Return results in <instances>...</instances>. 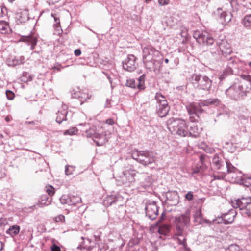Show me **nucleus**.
I'll return each mask as SVG.
<instances>
[{
    "label": "nucleus",
    "instance_id": "4d7b16f0",
    "mask_svg": "<svg viewBox=\"0 0 251 251\" xmlns=\"http://www.w3.org/2000/svg\"><path fill=\"white\" fill-rule=\"evenodd\" d=\"M213 177H214V180H215V179L220 180V179H221L223 178L222 176H220L219 175H214Z\"/></svg>",
    "mask_w": 251,
    "mask_h": 251
},
{
    "label": "nucleus",
    "instance_id": "473e14b6",
    "mask_svg": "<svg viewBox=\"0 0 251 251\" xmlns=\"http://www.w3.org/2000/svg\"><path fill=\"white\" fill-rule=\"evenodd\" d=\"M240 184H242L246 187L251 186V177L244 175Z\"/></svg>",
    "mask_w": 251,
    "mask_h": 251
},
{
    "label": "nucleus",
    "instance_id": "72a5a7b5",
    "mask_svg": "<svg viewBox=\"0 0 251 251\" xmlns=\"http://www.w3.org/2000/svg\"><path fill=\"white\" fill-rule=\"evenodd\" d=\"M25 61V57L23 56L18 58H15L12 60V63L9 64V65L16 66L23 64Z\"/></svg>",
    "mask_w": 251,
    "mask_h": 251
},
{
    "label": "nucleus",
    "instance_id": "f8f14e48",
    "mask_svg": "<svg viewBox=\"0 0 251 251\" xmlns=\"http://www.w3.org/2000/svg\"><path fill=\"white\" fill-rule=\"evenodd\" d=\"M241 61L236 57H232L228 60L226 67L224 70L222 74L219 76L221 80L224 79L226 77L233 74V69L238 68Z\"/></svg>",
    "mask_w": 251,
    "mask_h": 251
},
{
    "label": "nucleus",
    "instance_id": "bf43d9fd",
    "mask_svg": "<svg viewBox=\"0 0 251 251\" xmlns=\"http://www.w3.org/2000/svg\"><path fill=\"white\" fill-rule=\"evenodd\" d=\"M5 120L7 121V122H9L10 120H11V118L9 116H6L5 118Z\"/></svg>",
    "mask_w": 251,
    "mask_h": 251
},
{
    "label": "nucleus",
    "instance_id": "4be33fe9",
    "mask_svg": "<svg viewBox=\"0 0 251 251\" xmlns=\"http://www.w3.org/2000/svg\"><path fill=\"white\" fill-rule=\"evenodd\" d=\"M72 97L79 99L80 105H82L87 99L90 98L87 94L81 93L80 91L76 92L72 94Z\"/></svg>",
    "mask_w": 251,
    "mask_h": 251
},
{
    "label": "nucleus",
    "instance_id": "c756f323",
    "mask_svg": "<svg viewBox=\"0 0 251 251\" xmlns=\"http://www.w3.org/2000/svg\"><path fill=\"white\" fill-rule=\"evenodd\" d=\"M243 24L245 27L251 29V14L244 17L243 19Z\"/></svg>",
    "mask_w": 251,
    "mask_h": 251
},
{
    "label": "nucleus",
    "instance_id": "774afa93",
    "mask_svg": "<svg viewBox=\"0 0 251 251\" xmlns=\"http://www.w3.org/2000/svg\"><path fill=\"white\" fill-rule=\"evenodd\" d=\"M173 195H174V196H175V197H177V194H176V193H174L173 194Z\"/></svg>",
    "mask_w": 251,
    "mask_h": 251
},
{
    "label": "nucleus",
    "instance_id": "680f3d73",
    "mask_svg": "<svg viewBox=\"0 0 251 251\" xmlns=\"http://www.w3.org/2000/svg\"><path fill=\"white\" fill-rule=\"evenodd\" d=\"M2 249H3L2 243L0 242V251L2 250Z\"/></svg>",
    "mask_w": 251,
    "mask_h": 251
},
{
    "label": "nucleus",
    "instance_id": "c85d7f7f",
    "mask_svg": "<svg viewBox=\"0 0 251 251\" xmlns=\"http://www.w3.org/2000/svg\"><path fill=\"white\" fill-rule=\"evenodd\" d=\"M96 127L95 126L91 127L88 130L86 131V136L88 138H91L93 140L94 139L95 134H97Z\"/></svg>",
    "mask_w": 251,
    "mask_h": 251
},
{
    "label": "nucleus",
    "instance_id": "aec40b11",
    "mask_svg": "<svg viewBox=\"0 0 251 251\" xmlns=\"http://www.w3.org/2000/svg\"><path fill=\"white\" fill-rule=\"evenodd\" d=\"M19 41L24 42L28 45H30V49L31 50H33L37 44V40L36 37L32 35L23 36L20 37Z\"/></svg>",
    "mask_w": 251,
    "mask_h": 251
},
{
    "label": "nucleus",
    "instance_id": "0eeeda50",
    "mask_svg": "<svg viewBox=\"0 0 251 251\" xmlns=\"http://www.w3.org/2000/svg\"><path fill=\"white\" fill-rule=\"evenodd\" d=\"M193 86L199 89L208 91L211 88L212 81L206 75L194 74L190 78Z\"/></svg>",
    "mask_w": 251,
    "mask_h": 251
},
{
    "label": "nucleus",
    "instance_id": "603ef678",
    "mask_svg": "<svg viewBox=\"0 0 251 251\" xmlns=\"http://www.w3.org/2000/svg\"><path fill=\"white\" fill-rule=\"evenodd\" d=\"M74 53L75 55L78 56L81 54V51L80 49H76L74 51Z\"/></svg>",
    "mask_w": 251,
    "mask_h": 251
},
{
    "label": "nucleus",
    "instance_id": "9b49d317",
    "mask_svg": "<svg viewBox=\"0 0 251 251\" xmlns=\"http://www.w3.org/2000/svg\"><path fill=\"white\" fill-rule=\"evenodd\" d=\"M225 163L228 177L231 178V181L232 182L240 184L244 176L241 171L233 166L229 160H226Z\"/></svg>",
    "mask_w": 251,
    "mask_h": 251
},
{
    "label": "nucleus",
    "instance_id": "8fccbe9b",
    "mask_svg": "<svg viewBox=\"0 0 251 251\" xmlns=\"http://www.w3.org/2000/svg\"><path fill=\"white\" fill-rule=\"evenodd\" d=\"M243 210H244V211L243 212L242 214L245 216H247L248 217H250L251 216V212L248 209H246V208L244 209Z\"/></svg>",
    "mask_w": 251,
    "mask_h": 251
},
{
    "label": "nucleus",
    "instance_id": "4c0bfd02",
    "mask_svg": "<svg viewBox=\"0 0 251 251\" xmlns=\"http://www.w3.org/2000/svg\"><path fill=\"white\" fill-rule=\"evenodd\" d=\"M75 170V167L71 165H66L65 167V174L66 175H71L74 174Z\"/></svg>",
    "mask_w": 251,
    "mask_h": 251
},
{
    "label": "nucleus",
    "instance_id": "2eb2a0df",
    "mask_svg": "<svg viewBox=\"0 0 251 251\" xmlns=\"http://www.w3.org/2000/svg\"><path fill=\"white\" fill-rule=\"evenodd\" d=\"M217 20L223 25H227L231 20L232 15L230 12L218 8L215 12Z\"/></svg>",
    "mask_w": 251,
    "mask_h": 251
},
{
    "label": "nucleus",
    "instance_id": "412c9836",
    "mask_svg": "<svg viewBox=\"0 0 251 251\" xmlns=\"http://www.w3.org/2000/svg\"><path fill=\"white\" fill-rule=\"evenodd\" d=\"M93 141L96 143L97 146H102L107 141L106 135L104 132L101 133H97V134H95Z\"/></svg>",
    "mask_w": 251,
    "mask_h": 251
},
{
    "label": "nucleus",
    "instance_id": "a211bd4d",
    "mask_svg": "<svg viewBox=\"0 0 251 251\" xmlns=\"http://www.w3.org/2000/svg\"><path fill=\"white\" fill-rule=\"evenodd\" d=\"M194 222L198 224L202 225L203 226L210 225L212 224L211 221L208 219L203 218L201 213V207H200L196 210L194 215Z\"/></svg>",
    "mask_w": 251,
    "mask_h": 251
},
{
    "label": "nucleus",
    "instance_id": "2f4dec72",
    "mask_svg": "<svg viewBox=\"0 0 251 251\" xmlns=\"http://www.w3.org/2000/svg\"><path fill=\"white\" fill-rule=\"evenodd\" d=\"M9 25L7 23L4 21H0V33L5 34L8 32Z\"/></svg>",
    "mask_w": 251,
    "mask_h": 251
},
{
    "label": "nucleus",
    "instance_id": "5fc2aeb1",
    "mask_svg": "<svg viewBox=\"0 0 251 251\" xmlns=\"http://www.w3.org/2000/svg\"><path fill=\"white\" fill-rule=\"evenodd\" d=\"M5 175L4 171L0 168V178L3 177Z\"/></svg>",
    "mask_w": 251,
    "mask_h": 251
},
{
    "label": "nucleus",
    "instance_id": "20e7f679",
    "mask_svg": "<svg viewBox=\"0 0 251 251\" xmlns=\"http://www.w3.org/2000/svg\"><path fill=\"white\" fill-rule=\"evenodd\" d=\"M251 85L248 81H241L234 83L225 91V94L230 99L234 101L244 100L250 93Z\"/></svg>",
    "mask_w": 251,
    "mask_h": 251
},
{
    "label": "nucleus",
    "instance_id": "bb28decb",
    "mask_svg": "<svg viewBox=\"0 0 251 251\" xmlns=\"http://www.w3.org/2000/svg\"><path fill=\"white\" fill-rule=\"evenodd\" d=\"M151 176L146 175L144 181L141 182V186L145 189L149 188L151 186Z\"/></svg>",
    "mask_w": 251,
    "mask_h": 251
},
{
    "label": "nucleus",
    "instance_id": "a878e982",
    "mask_svg": "<svg viewBox=\"0 0 251 251\" xmlns=\"http://www.w3.org/2000/svg\"><path fill=\"white\" fill-rule=\"evenodd\" d=\"M117 201V197L114 195H111L106 197L104 201L103 204L105 206H109L114 203Z\"/></svg>",
    "mask_w": 251,
    "mask_h": 251
},
{
    "label": "nucleus",
    "instance_id": "58836bf2",
    "mask_svg": "<svg viewBox=\"0 0 251 251\" xmlns=\"http://www.w3.org/2000/svg\"><path fill=\"white\" fill-rule=\"evenodd\" d=\"M78 130L77 129L76 127H73L72 128H70L64 132L65 135H73L76 134Z\"/></svg>",
    "mask_w": 251,
    "mask_h": 251
},
{
    "label": "nucleus",
    "instance_id": "37998d69",
    "mask_svg": "<svg viewBox=\"0 0 251 251\" xmlns=\"http://www.w3.org/2000/svg\"><path fill=\"white\" fill-rule=\"evenodd\" d=\"M6 95L7 99L9 100H12L14 98V94L11 91L7 90L6 91Z\"/></svg>",
    "mask_w": 251,
    "mask_h": 251
},
{
    "label": "nucleus",
    "instance_id": "39448f33",
    "mask_svg": "<svg viewBox=\"0 0 251 251\" xmlns=\"http://www.w3.org/2000/svg\"><path fill=\"white\" fill-rule=\"evenodd\" d=\"M167 124L168 129L172 134L182 137L188 136V127L185 121L171 118L167 120Z\"/></svg>",
    "mask_w": 251,
    "mask_h": 251
},
{
    "label": "nucleus",
    "instance_id": "3c124183",
    "mask_svg": "<svg viewBox=\"0 0 251 251\" xmlns=\"http://www.w3.org/2000/svg\"><path fill=\"white\" fill-rule=\"evenodd\" d=\"M105 123L110 125H112L114 124V121L113 119L109 118L105 121Z\"/></svg>",
    "mask_w": 251,
    "mask_h": 251
},
{
    "label": "nucleus",
    "instance_id": "9d476101",
    "mask_svg": "<svg viewBox=\"0 0 251 251\" xmlns=\"http://www.w3.org/2000/svg\"><path fill=\"white\" fill-rule=\"evenodd\" d=\"M155 99L157 102L156 113L161 117L166 116L170 107L165 97L160 93H156Z\"/></svg>",
    "mask_w": 251,
    "mask_h": 251
},
{
    "label": "nucleus",
    "instance_id": "6e6552de",
    "mask_svg": "<svg viewBox=\"0 0 251 251\" xmlns=\"http://www.w3.org/2000/svg\"><path fill=\"white\" fill-rule=\"evenodd\" d=\"M132 157L140 164L147 166L155 161L153 153L147 151L136 150L132 153Z\"/></svg>",
    "mask_w": 251,
    "mask_h": 251
},
{
    "label": "nucleus",
    "instance_id": "b1692460",
    "mask_svg": "<svg viewBox=\"0 0 251 251\" xmlns=\"http://www.w3.org/2000/svg\"><path fill=\"white\" fill-rule=\"evenodd\" d=\"M239 120L238 121V124L239 125H242V126L246 127L249 124L251 123V117H246L244 115H240L239 117Z\"/></svg>",
    "mask_w": 251,
    "mask_h": 251
},
{
    "label": "nucleus",
    "instance_id": "393cba45",
    "mask_svg": "<svg viewBox=\"0 0 251 251\" xmlns=\"http://www.w3.org/2000/svg\"><path fill=\"white\" fill-rule=\"evenodd\" d=\"M224 162L217 155H214L212 159V165L217 169H221Z\"/></svg>",
    "mask_w": 251,
    "mask_h": 251
},
{
    "label": "nucleus",
    "instance_id": "a19ab883",
    "mask_svg": "<svg viewBox=\"0 0 251 251\" xmlns=\"http://www.w3.org/2000/svg\"><path fill=\"white\" fill-rule=\"evenodd\" d=\"M227 251H239V246L236 244L231 245Z\"/></svg>",
    "mask_w": 251,
    "mask_h": 251
},
{
    "label": "nucleus",
    "instance_id": "338daca9",
    "mask_svg": "<svg viewBox=\"0 0 251 251\" xmlns=\"http://www.w3.org/2000/svg\"><path fill=\"white\" fill-rule=\"evenodd\" d=\"M248 65L251 68V61H250V62H249L248 63Z\"/></svg>",
    "mask_w": 251,
    "mask_h": 251
},
{
    "label": "nucleus",
    "instance_id": "de8ad7c7",
    "mask_svg": "<svg viewBox=\"0 0 251 251\" xmlns=\"http://www.w3.org/2000/svg\"><path fill=\"white\" fill-rule=\"evenodd\" d=\"M169 2V0H158L159 4L161 6L167 5Z\"/></svg>",
    "mask_w": 251,
    "mask_h": 251
},
{
    "label": "nucleus",
    "instance_id": "c03bdc74",
    "mask_svg": "<svg viewBox=\"0 0 251 251\" xmlns=\"http://www.w3.org/2000/svg\"><path fill=\"white\" fill-rule=\"evenodd\" d=\"M51 16L53 17L54 22H55V26L56 27L60 26L59 18L56 16V14L51 13Z\"/></svg>",
    "mask_w": 251,
    "mask_h": 251
},
{
    "label": "nucleus",
    "instance_id": "0e129e2a",
    "mask_svg": "<svg viewBox=\"0 0 251 251\" xmlns=\"http://www.w3.org/2000/svg\"><path fill=\"white\" fill-rule=\"evenodd\" d=\"M203 159V156H202V155H201V156H200V159L201 161H202V159Z\"/></svg>",
    "mask_w": 251,
    "mask_h": 251
},
{
    "label": "nucleus",
    "instance_id": "79ce46f5",
    "mask_svg": "<svg viewBox=\"0 0 251 251\" xmlns=\"http://www.w3.org/2000/svg\"><path fill=\"white\" fill-rule=\"evenodd\" d=\"M185 198L186 200L190 201L193 199L194 195L192 191H189L185 195Z\"/></svg>",
    "mask_w": 251,
    "mask_h": 251
},
{
    "label": "nucleus",
    "instance_id": "69168bd1",
    "mask_svg": "<svg viewBox=\"0 0 251 251\" xmlns=\"http://www.w3.org/2000/svg\"><path fill=\"white\" fill-rule=\"evenodd\" d=\"M52 2H57L59 0H52Z\"/></svg>",
    "mask_w": 251,
    "mask_h": 251
},
{
    "label": "nucleus",
    "instance_id": "e2e57ef3",
    "mask_svg": "<svg viewBox=\"0 0 251 251\" xmlns=\"http://www.w3.org/2000/svg\"><path fill=\"white\" fill-rule=\"evenodd\" d=\"M164 62L166 63H168L169 62V59H167V58H166L164 59Z\"/></svg>",
    "mask_w": 251,
    "mask_h": 251
},
{
    "label": "nucleus",
    "instance_id": "f03ea898",
    "mask_svg": "<svg viewBox=\"0 0 251 251\" xmlns=\"http://www.w3.org/2000/svg\"><path fill=\"white\" fill-rule=\"evenodd\" d=\"M193 36L199 44L203 46L211 48V47L216 45L218 47L217 50L219 49L222 54L225 57L232 52L230 45L227 40L224 39L215 42L212 34L206 31H195L193 33Z\"/></svg>",
    "mask_w": 251,
    "mask_h": 251
},
{
    "label": "nucleus",
    "instance_id": "f3484780",
    "mask_svg": "<svg viewBox=\"0 0 251 251\" xmlns=\"http://www.w3.org/2000/svg\"><path fill=\"white\" fill-rule=\"evenodd\" d=\"M250 204H251L250 197H243L232 201L233 207L235 208H239L240 210H243Z\"/></svg>",
    "mask_w": 251,
    "mask_h": 251
},
{
    "label": "nucleus",
    "instance_id": "f257e3e1",
    "mask_svg": "<svg viewBox=\"0 0 251 251\" xmlns=\"http://www.w3.org/2000/svg\"><path fill=\"white\" fill-rule=\"evenodd\" d=\"M220 104V100L218 99L210 98L200 101L198 104L190 103L186 105V108L189 115L190 120L192 123L189 126V128H188V136L196 137L201 131V128L199 127L198 125L194 123L198 121L200 115L203 112L201 107L209 105L217 106Z\"/></svg>",
    "mask_w": 251,
    "mask_h": 251
},
{
    "label": "nucleus",
    "instance_id": "6ab92c4d",
    "mask_svg": "<svg viewBox=\"0 0 251 251\" xmlns=\"http://www.w3.org/2000/svg\"><path fill=\"white\" fill-rule=\"evenodd\" d=\"M67 105H62L60 110L56 113V121L59 124H61L63 121L67 120L66 115L67 114Z\"/></svg>",
    "mask_w": 251,
    "mask_h": 251
},
{
    "label": "nucleus",
    "instance_id": "7c9ffc66",
    "mask_svg": "<svg viewBox=\"0 0 251 251\" xmlns=\"http://www.w3.org/2000/svg\"><path fill=\"white\" fill-rule=\"evenodd\" d=\"M169 226L163 224L159 227L158 232L160 234L166 235L169 233Z\"/></svg>",
    "mask_w": 251,
    "mask_h": 251
},
{
    "label": "nucleus",
    "instance_id": "7ed1b4c3",
    "mask_svg": "<svg viewBox=\"0 0 251 251\" xmlns=\"http://www.w3.org/2000/svg\"><path fill=\"white\" fill-rule=\"evenodd\" d=\"M190 216L187 213L176 217L175 220L176 235L177 236V243L182 246L185 251H188L189 250L186 243L185 236L186 230L190 226Z\"/></svg>",
    "mask_w": 251,
    "mask_h": 251
},
{
    "label": "nucleus",
    "instance_id": "4468645a",
    "mask_svg": "<svg viewBox=\"0 0 251 251\" xmlns=\"http://www.w3.org/2000/svg\"><path fill=\"white\" fill-rule=\"evenodd\" d=\"M122 64L124 70L128 72H132L136 68L137 66L136 58L133 55H128L122 62Z\"/></svg>",
    "mask_w": 251,
    "mask_h": 251
},
{
    "label": "nucleus",
    "instance_id": "13d9d810",
    "mask_svg": "<svg viewBox=\"0 0 251 251\" xmlns=\"http://www.w3.org/2000/svg\"><path fill=\"white\" fill-rule=\"evenodd\" d=\"M204 200H205V198H200L198 200V203H202L204 201Z\"/></svg>",
    "mask_w": 251,
    "mask_h": 251
},
{
    "label": "nucleus",
    "instance_id": "052dcab7",
    "mask_svg": "<svg viewBox=\"0 0 251 251\" xmlns=\"http://www.w3.org/2000/svg\"><path fill=\"white\" fill-rule=\"evenodd\" d=\"M233 217H234V216H233ZM233 221V217L229 219V220L227 221V223H231Z\"/></svg>",
    "mask_w": 251,
    "mask_h": 251
},
{
    "label": "nucleus",
    "instance_id": "f704fd0d",
    "mask_svg": "<svg viewBox=\"0 0 251 251\" xmlns=\"http://www.w3.org/2000/svg\"><path fill=\"white\" fill-rule=\"evenodd\" d=\"M145 78V74H143L137 79L136 81L138 83V88L139 89L141 90L144 89Z\"/></svg>",
    "mask_w": 251,
    "mask_h": 251
},
{
    "label": "nucleus",
    "instance_id": "cd10ccee",
    "mask_svg": "<svg viewBox=\"0 0 251 251\" xmlns=\"http://www.w3.org/2000/svg\"><path fill=\"white\" fill-rule=\"evenodd\" d=\"M59 200L61 203L63 205H71V195H63Z\"/></svg>",
    "mask_w": 251,
    "mask_h": 251
},
{
    "label": "nucleus",
    "instance_id": "864d4df0",
    "mask_svg": "<svg viewBox=\"0 0 251 251\" xmlns=\"http://www.w3.org/2000/svg\"><path fill=\"white\" fill-rule=\"evenodd\" d=\"M110 101H111V100H109L108 99L106 100V103H105V105L104 106L105 107L109 108V107H111Z\"/></svg>",
    "mask_w": 251,
    "mask_h": 251
},
{
    "label": "nucleus",
    "instance_id": "1a4fd4ad",
    "mask_svg": "<svg viewBox=\"0 0 251 251\" xmlns=\"http://www.w3.org/2000/svg\"><path fill=\"white\" fill-rule=\"evenodd\" d=\"M135 175V171L133 170H126L123 171L116 177L117 185L129 186L134 182Z\"/></svg>",
    "mask_w": 251,
    "mask_h": 251
},
{
    "label": "nucleus",
    "instance_id": "c9c22d12",
    "mask_svg": "<svg viewBox=\"0 0 251 251\" xmlns=\"http://www.w3.org/2000/svg\"><path fill=\"white\" fill-rule=\"evenodd\" d=\"M71 205H75L82 202L81 198L78 196L71 195Z\"/></svg>",
    "mask_w": 251,
    "mask_h": 251
},
{
    "label": "nucleus",
    "instance_id": "dca6fc26",
    "mask_svg": "<svg viewBox=\"0 0 251 251\" xmlns=\"http://www.w3.org/2000/svg\"><path fill=\"white\" fill-rule=\"evenodd\" d=\"M81 241L79 242L78 249L80 248L86 251H98L99 249L95 246V243L88 238H81Z\"/></svg>",
    "mask_w": 251,
    "mask_h": 251
},
{
    "label": "nucleus",
    "instance_id": "e433bc0d",
    "mask_svg": "<svg viewBox=\"0 0 251 251\" xmlns=\"http://www.w3.org/2000/svg\"><path fill=\"white\" fill-rule=\"evenodd\" d=\"M126 86L132 88H138L137 82L133 79H129L126 80Z\"/></svg>",
    "mask_w": 251,
    "mask_h": 251
},
{
    "label": "nucleus",
    "instance_id": "ea45409f",
    "mask_svg": "<svg viewBox=\"0 0 251 251\" xmlns=\"http://www.w3.org/2000/svg\"><path fill=\"white\" fill-rule=\"evenodd\" d=\"M46 192L49 195L51 196L54 194L55 190L52 186H48L46 187Z\"/></svg>",
    "mask_w": 251,
    "mask_h": 251
},
{
    "label": "nucleus",
    "instance_id": "ddd939ff",
    "mask_svg": "<svg viewBox=\"0 0 251 251\" xmlns=\"http://www.w3.org/2000/svg\"><path fill=\"white\" fill-rule=\"evenodd\" d=\"M145 209L146 216L151 220H154L158 214V207L154 201L147 203Z\"/></svg>",
    "mask_w": 251,
    "mask_h": 251
},
{
    "label": "nucleus",
    "instance_id": "423d86ee",
    "mask_svg": "<svg viewBox=\"0 0 251 251\" xmlns=\"http://www.w3.org/2000/svg\"><path fill=\"white\" fill-rule=\"evenodd\" d=\"M143 61L149 68H152L156 63H159L162 59L160 52L154 48L149 46L143 49Z\"/></svg>",
    "mask_w": 251,
    "mask_h": 251
},
{
    "label": "nucleus",
    "instance_id": "a18cd8bd",
    "mask_svg": "<svg viewBox=\"0 0 251 251\" xmlns=\"http://www.w3.org/2000/svg\"><path fill=\"white\" fill-rule=\"evenodd\" d=\"M54 220L56 222H63L65 221V216L63 215H59L54 218Z\"/></svg>",
    "mask_w": 251,
    "mask_h": 251
},
{
    "label": "nucleus",
    "instance_id": "49530a36",
    "mask_svg": "<svg viewBox=\"0 0 251 251\" xmlns=\"http://www.w3.org/2000/svg\"><path fill=\"white\" fill-rule=\"evenodd\" d=\"M241 77L244 80L243 81L249 82L251 85V76L247 75H242Z\"/></svg>",
    "mask_w": 251,
    "mask_h": 251
},
{
    "label": "nucleus",
    "instance_id": "5701e85b",
    "mask_svg": "<svg viewBox=\"0 0 251 251\" xmlns=\"http://www.w3.org/2000/svg\"><path fill=\"white\" fill-rule=\"evenodd\" d=\"M20 227L17 225H13L7 230L6 233L10 235L11 237H14L20 232Z\"/></svg>",
    "mask_w": 251,
    "mask_h": 251
},
{
    "label": "nucleus",
    "instance_id": "6e6d98bb",
    "mask_svg": "<svg viewBox=\"0 0 251 251\" xmlns=\"http://www.w3.org/2000/svg\"><path fill=\"white\" fill-rule=\"evenodd\" d=\"M48 199V197H46V196H45L43 197V199L41 201V204H44V205H46V204L45 203V202H43V201H46ZM50 204V202H49V204ZM47 205H48V204H47Z\"/></svg>",
    "mask_w": 251,
    "mask_h": 251
},
{
    "label": "nucleus",
    "instance_id": "09e8293b",
    "mask_svg": "<svg viewBox=\"0 0 251 251\" xmlns=\"http://www.w3.org/2000/svg\"><path fill=\"white\" fill-rule=\"evenodd\" d=\"M51 251H60V248L57 245L53 244L50 248Z\"/></svg>",
    "mask_w": 251,
    "mask_h": 251
}]
</instances>
